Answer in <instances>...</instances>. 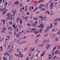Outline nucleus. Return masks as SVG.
<instances>
[{"label":"nucleus","mask_w":60,"mask_h":60,"mask_svg":"<svg viewBox=\"0 0 60 60\" xmlns=\"http://www.w3.org/2000/svg\"><path fill=\"white\" fill-rule=\"evenodd\" d=\"M53 37L54 38H55L56 37V34H54L53 35Z\"/></svg>","instance_id":"obj_40"},{"label":"nucleus","mask_w":60,"mask_h":60,"mask_svg":"<svg viewBox=\"0 0 60 60\" xmlns=\"http://www.w3.org/2000/svg\"><path fill=\"white\" fill-rule=\"evenodd\" d=\"M33 33L35 34H37L38 33V32L35 31H33Z\"/></svg>","instance_id":"obj_18"},{"label":"nucleus","mask_w":60,"mask_h":60,"mask_svg":"<svg viewBox=\"0 0 60 60\" xmlns=\"http://www.w3.org/2000/svg\"><path fill=\"white\" fill-rule=\"evenodd\" d=\"M33 19L35 20H36L37 19H38V18L37 17L35 18L34 17H33Z\"/></svg>","instance_id":"obj_16"},{"label":"nucleus","mask_w":60,"mask_h":60,"mask_svg":"<svg viewBox=\"0 0 60 60\" xmlns=\"http://www.w3.org/2000/svg\"><path fill=\"white\" fill-rule=\"evenodd\" d=\"M10 49V45H8L7 48V49Z\"/></svg>","instance_id":"obj_52"},{"label":"nucleus","mask_w":60,"mask_h":60,"mask_svg":"<svg viewBox=\"0 0 60 60\" xmlns=\"http://www.w3.org/2000/svg\"><path fill=\"white\" fill-rule=\"evenodd\" d=\"M6 20H4V19H3L2 20V21L3 22V25H5V21Z\"/></svg>","instance_id":"obj_9"},{"label":"nucleus","mask_w":60,"mask_h":60,"mask_svg":"<svg viewBox=\"0 0 60 60\" xmlns=\"http://www.w3.org/2000/svg\"><path fill=\"white\" fill-rule=\"evenodd\" d=\"M46 41H46V40H44L43 41V43H45V42H46Z\"/></svg>","instance_id":"obj_38"},{"label":"nucleus","mask_w":60,"mask_h":60,"mask_svg":"<svg viewBox=\"0 0 60 60\" xmlns=\"http://www.w3.org/2000/svg\"><path fill=\"white\" fill-rule=\"evenodd\" d=\"M6 27H5L3 29V30H4V31H5V30H6Z\"/></svg>","instance_id":"obj_47"},{"label":"nucleus","mask_w":60,"mask_h":60,"mask_svg":"<svg viewBox=\"0 0 60 60\" xmlns=\"http://www.w3.org/2000/svg\"><path fill=\"white\" fill-rule=\"evenodd\" d=\"M27 33H29L30 32V31L29 30H28L27 31Z\"/></svg>","instance_id":"obj_48"},{"label":"nucleus","mask_w":60,"mask_h":60,"mask_svg":"<svg viewBox=\"0 0 60 60\" xmlns=\"http://www.w3.org/2000/svg\"><path fill=\"white\" fill-rule=\"evenodd\" d=\"M57 24V22H54V25H56Z\"/></svg>","instance_id":"obj_37"},{"label":"nucleus","mask_w":60,"mask_h":60,"mask_svg":"<svg viewBox=\"0 0 60 60\" xmlns=\"http://www.w3.org/2000/svg\"><path fill=\"white\" fill-rule=\"evenodd\" d=\"M58 38H57V37H56V41H58Z\"/></svg>","instance_id":"obj_58"},{"label":"nucleus","mask_w":60,"mask_h":60,"mask_svg":"<svg viewBox=\"0 0 60 60\" xmlns=\"http://www.w3.org/2000/svg\"><path fill=\"white\" fill-rule=\"evenodd\" d=\"M45 10V8H43L41 9V11H44V10Z\"/></svg>","instance_id":"obj_36"},{"label":"nucleus","mask_w":60,"mask_h":60,"mask_svg":"<svg viewBox=\"0 0 60 60\" xmlns=\"http://www.w3.org/2000/svg\"><path fill=\"white\" fill-rule=\"evenodd\" d=\"M8 40H9V39H6L5 40V41H8Z\"/></svg>","instance_id":"obj_63"},{"label":"nucleus","mask_w":60,"mask_h":60,"mask_svg":"<svg viewBox=\"0 0 60 60\" xmlns=\"http://www.w3.org/2000/svg\"><path fill=\"white\" fill-rule=\"evenodd\" d=\"M10 17H8V18H7L6 20L7 21H8L9 19H10Z\"/></svg>","instance_id":"obj_25"},{"label":"nucleus","mask_w":60,"mask_h":60,"mask_svg":"<svg viewBox=\"0 0 60 60\" xmlns=\"http://www.w3.org/2000/svg\"><path fill=\"white\" fill-rule=\"evenodd\" d=\"M15 4L17 5H19V2L17 1H16L15 2Z\"/></svg>","instance_id":"obj_14"},{"label":"nucleus","mask_w":60,"mask_h":60,"mask_svg":"<svg viewBox=\"0 0 60 60\" xmlns=\"http://www.w3.org/2000/svg\"><path fill=\"white\" fill-rule=\"evenodd\" d=\"M57 34H60V30L59 31H58L57 32Z\"/></svg>","instance_id":"obj_22"},{"label":"nucleus","mask_w":60,"mask_h":60,"mask_svg":"<svg viewBox=\"0 0 60 60\" xmlns=\"http://www.w3.org/2000/svg\"><path fill=\"white\" fill-rule=\"evenodd\" d=\"M7 52H6L5 53V54H4V56H6L7 55Z\"/></svg>","instance_id":"obj_50"},{"label":"nucleus","mask_w":60,"mask_h":60,"mask_svg":"<svg viewBox=\"0 0 60 60\" xmlns=\"http://www.w3.org/2000/svg\"><path fill=\"white\" fill-rule=\"evenodd\" d=\"M27 26H31V24L30 23H27Z\"/></svg>","instance_id":"obj_32"},{"label":"nucleus","mask_w":60,"mask_h":60,"mask_svg":"<svg viewBox=\"0 0 60 60\" xmlns=\"http://www.w3.org/2000/svg\"><path fill=\"white\" fill-rule=\"evenodd\" d=\"M9 24H10V25H12V22H9Z\"/></svg>","instance_id":"obj_51"},{"label":"nucleus","mask_w":60,"mask_h":60,"mask_svg":"<svg viewBox=\"0 0 60 60\" xmlns=\"http://www.w3.org/2000/svg\"><path fill=\"white\" fill-rule=\"evenodd\" d=\"M38 47H41V45H39L38 46Z\"/></svg>","instance_id":"obj_64"},{"label":"nucleus","mask_w":60,"mask_h":60,"mask_svg":"<svg viewBox=\"0 0 60 60\" xmlns=\"http://www.w3.org/2000/svg\"><path fill=\"white\" fill-rule=\"evenodd\" d=\"M53 4V3L52 2L50 4V6H52Z\"/></svg>","instance_id":"obj_39"},{"label":"nucleus","mask_w":60,"mask_h":60,"mask_svg":"<svg viewBox=\"0 0 60 60\" xmlns=\"http://www.w3.org/2000/svg\"><path fill=\"white\" fill-rule=\"evenodd\" d=\"M46 41L47 42H49L50 41V40L49 39H48L47 40H46Z\"/></svg>","instance_id":"obj_31"},{"label":"nucleus","mask_w":60,"mask_h":60,"mask_svg":"<svg viewBox=\"0 0 60 60\" xmlns=\"http://www.w3.org/2000/svg\"><path fill=\"white\" fill-rule=\"evenodd\" d=\"M40 5L41 7H44L45 6V5H44L43 4H40Z\"/></svg>","instance_id":"obj_17"},{"label":"nucleus","mask_w":60,"mask_h":60,"mask_svg":"<svg viewBox=\"0 0 60 60\" xmlns=\"http://www.w3.org/2000/svg\"><path fill=\"white\" fill-rule=\"evenodd\" d=\"M39 9H41V7L40 5L39 7Z\"/></svg>","instance_id":"obj_60"},{"label":"nucleus","mask_w":60,"mask_h":60,"mask_svg":"<svg viewBox=\"0 0 60 60\" xmlns=\"http://www.w3.org/2000/svg\"><path fill=\"white\" fill-rule=\"evenodd\" d=\"M38 55H39V54L38 53H37L36 55V57H38Z\"/></svg>","instance_id":"obj_35"},{"label":"nucleus","mask_w":60,"mask_h":60,"mask_svg":"<svg viewBox=\"0 0 60 60\" xmlns=\"http://www.w3.org/2000/svg\"><path fill=\"white\" fill-rule=\"evenodd\" d=\"M58 4V3H57V2H56L54 3V5H56L57 4Z\"/></svg>","instance_id":"obj_29"},{"label":"nucleus","mask_w":60,"mask_h":60,"mask_svg":"<svg viewBox=\"0 0 60 60\" xmlns=\"http://www.w3.org/2000/svg\"><path fill=\"white\" fill-rule=\"evenodd\" d=\"M26 21H25L26 22L27 21V17H26Z\"/></svg>","instance_id":"obj_59"},{"label":"nucleus","mask_w":60,"mask_h":60,"mask_svg":"<svg viewBox=\"0 0 60 60\" xmlns=\"http://www.w3.org/2000/svg\"><path fill=\"white\" fill-rule=\"evenodd\" d=\"M38 22L37 21H36L35 22V24L34 23H33L32 24V25L33 26H34V27H35V26H36V24H37L38 23Z\"/></svg>","instance_id":"obj_3"},{"label":"nucleus","mask_w":60,"mask_h":60,"mask_svg":"<svg viewBox=\"0 0 60 60\" xmlns=\"http://www.w3.org/2000/svg\"><path fill=\"white\" fill-rule=\"evenodd\" d=\"M16 12H17V11L16 10H15L12 12V13L13 14H15V13H16Z\"/></svg>","instance_id":"obj_21"},{"label":"nucleus","mask_w":60,"mask_h":60,"mask_svg":"<svg viewBox=\"0 0 60 60\" xmlns=\"http://www.w3.org/2000/svg\"><path fill=\"white\" fill-rule=\"evenodd\" d=\"M24 8H25L24 7H22V8H21L20 9V12H21L22 11H23Z\"/></svg>","instance_id":"obj_5"},{"label":"nucleus","mask_w":60,"mask_h":60,"mask_svg":"<svg viewBox=\"0 0 60 60\" xmlns=\"http://www.w3.org/2000/svg\"><path fill=\"white\" fill-rule=\"evenodd\" d=\"M19 48L17 49V52H19Z\"/></svg>","instance_id":"obj_43"},{"label":"nucleus","mask_w":60,"mask_h":60,"mask_svg":"<svg viewBox=\"0 0 60 60\" xmlns=\"http://www.w3.org/2000/svg\"><path fill=\"white\" fill-rule=\"evenodd\" d=\"M49 11H46L45 12H46V13H48V14H49Z\"/></svg>","instance_id":"obj_30"},{"label":"nucleus","mask_w":60,"mask_h":60,"mask_svg":"<svg viewBox=\"0 0 60 60\" xmlns=\"http://www.w3.org/2000/svg\"><path fill=\"white\" fill-rule=\"evenodd\" d=\"M43 1V0H41L39 1V2L40 3V2H42Z\"/></svg>","instance_id":"obj_46"},{"label":"nucleus","mask_w":60,"mask_h":60,"mask_svg":"<svg viewBox=\"0 0 60 60\" xmlns=\"http://www.w3.org/2000/svg\"><path fill=\"white\" fill-rule=\"evenodd\" d=\"M16 37H19V35L18 34H16Z\"/></svg>","instance_id":"obj_42"},{"label":"nucleus","mask_w":60,"mask_h":60,"mask_svg":"<svg viewBox=\"0 0 60 60\" xmlns=\"http://www.w3.org/2000/svg\"><path fill=\"white\" fill-rule=\"evenodd\" d=\"M8 30H12V28L11 27H8Z\"/></svg>","instance_id":"obj_6"},{"label":"nucleus","mask_w":60,"mask_h":60,"mask_svg":"<svg viewBox=\"0 0 60 60\" xmlns=\"http://www.w3.org/2000/svg\"><path fill=\"white\" fill-rule=\"evenodd\" d=\"M33 5L34 6H36V5H37V4H36V3H33Z\"/></svg>","instance_id":"obj_34"},{"label":"nucleus","mask_w":60,"mask_h":60,"mask_svg":"<svg viewBox=\"0 0 60 60\" xmlns=\"http://www.w3.org/2000/svg\"><path fill=\"white\" fill-rule=\"evenodd\" d=\"M50 8L52 10V8H53V6H50Z\"/></svg>","instance_id":"obj_53"},{"label":"nucleus","mask_w":60,"mask_h":60,"mask_svg":"<svg viewBox=\"0 0 60 60\" xmlns=\"http://www.w3.org/2000/svg\"><path fill=\"white\" fill-rule=\"evenodd\" d=\"M43 1V0H41L39 1V2L40 3V2H42Z\"/></svg>","instance_id":"obj_45"},{"label":"nucleus","mask_w":60,"mask_h":60,"mask_svg":"<svg viewBox=\"0 0 60 60\" xmlns=\"http://www.w3.org/2000/svg\"><path fill=\"white\" fill-rule=\"evenodd\" d=\"M27 47H25L24 49H23V50L24 51H26V50H27Z\"/></svg>","instance_id":"obj_23"},{"label":"nucleus","mask_w":60,"mask_h":60,"mask_svg":"<svg viewBox=\"0 0 60 60\" xmlns=\"http://www.w3.org/2000/svg\"><path fill=\"white\" fill-rule=\"evenodd\" d=\"M7 4H8V3H7V2H5V6H6V5H7Z\"/></svg>","instance_id":"obj_41"},{"label":"nucleus","mask_w":60,"mask_h":60,"mask_svg":"<svg viewBox=\"0 0 60 60\" xmlns=\"http://www.w3.org/2000/svg\"><path fill=\"white\" fill-rule=\"evenodd\" d=\"M31 56V53H30L29 54V55H28V56H29V57H30Z\"/></svg>","instance_id":"obj_57"},{"label":"nucleus","mask_w":60,"mask_h":60,"mask_svg":"<svg viewBox=\"0 0 60 60\" xmlns=\"http://www.w3.org/2000/svg\"><path fill=\"white\" fill-rule=\"evenodd\" d=\"M56 56H55L54 57H53V59H54H54H55V58H56Z\"/></svg>","instance_id":"obj_62"},{"label":"nucleus","mask_w":60,"mask_h":60,"mask_svg":"<svg viewBox=\"0 0 60 60\" xmlns=\"http://www.w3.org/2000/svg\"><path fill=\"white\" fill-rule=\"evenodd\" d=\"M35 30V29L33 28L32 29H31L30 30V31L31 32V33H32L33 31H34Z\"/></svg>","instance_id":"obj_8"},{"label":"nucleus","mask_w":60,"mask_h":60,"mask_svg":"<svg viewBox=\"0 0 60 60\" xmlns=\"http://www.w3.org/2000/svg\"><path fill=\"white\" fill-rule=\"evenodd\" d=\"M51 54L52 57H53V56H54V52H52Z\"/></svg>","instance_id":"obj_27"},{"label":"nucleus","mask_w":60,"mask_h":60,"mask_svg":"<svg viewBox=\"0 0 60 60\" xmlns=\"http://www.w3.org/2000/svg\"><path fill=\"white\" fill-rule=\"evenodd\" d=\"M45 8L46 9H48V5H46L45 6Z\"/></svg>","instance_id":"obj_55"},{"label":"nucleus","mask_w":60,"mask_h":60,"mask_svg":"<svg viewBox=\"0 0 60 60\" xmlns=\"http://www.w3.org/2000/svg\"><path fill=\"white\" fill-rule=\"evenodd\" d=\"M20 24H22L23 22H22V19H21L20 20Z\"/></svg>","instance_id":"obj_20"},{"label":"nucleus","mask_w":60,"mask_h":60,"mask_svg":"<svg viewBox=\"0 0 60 60\" xmlns=\"http://www.w3.org/2000/svg\"><path fill=\"white\" fill-rule=\"evenodd\" d=\"M45 51H44L43 52V54H44V55H45Z\"/></svg>","instance_id":"obj_61"},{"label":"nucleus","mask_w":60,"mask_h":60,"mask_svg":"<svg viewBox=\"0 0 60 60\" xmlns=\"http://www.w3.org/2000/svg\"><path fill=\"white\" fill-rule=\"evenodd\" d=\"M58 51L56 50L54 52V53L55 55H57L58 54Z\"/></svg>","instance_id":"obj_11"},{"label":"nucleus","mask_w":60,"mask_h":60,"mask_svg":"<svg viewBox=\"0 0 60 60\" xmlns=\"http://www.w3.org/2000/svg\"><path fill=\"white\" fill-rule=\"evenodd\" d=\"M10 14L11 13H8L7 14L6 16H8V17H10Z\"/></svg>","instance_id":"obj_13"},{"label":"nucleus","mask_w":60,"mask_h":60,"mask_svg":"<svg viewBox=\"0 0 60 60\" xmlns=\"http://www.w3.org/2000/svg\"><path fill=\"white\" fill-rule=\"evenodd\" d=\"M10 17H8V18H7L6 20L7 21H8L9 19H10Z\"/></svg>","instance_id":"obj_26"},{"label":"nucleus","mask_w":60,"mask_h":60,"mask_svg":"<svg viewBox=\"0 0 60 60\" xmlns=\"http://www.w3.org/2000/svg\"><path fill=\"white\" fill-rule=\"evenodd\" d=\"M49 45H47V47L46 48V49H47V50H48L49 49L48 48H49Z\"/></svg>","instance_id":"obj_24"},{"label":"nucleus","mask_w":60,"mask_h":60,"mask_svg":"<svg viewBox=\"0 0 60 60\" xmlns=\"http://www.w3.org/2000/svg\"><path fill=\"white\" fill-rule=\"evenodd\" d=\"M20 18H19V17H18L17 18V20L18 21H19V20H20Z\"/></svg>","instance_id":"obj_33"},{"label":"nucleus","mask_w":60,"mask_h":60,"mask_svg":"<svg viewBox=\"0 0 60 60\" xmlns=\"http://www.w3.org/2000/svg\"><path fill=\"white\" fill-rule=\"evenodd\" d=\"M24 55L22 54H19V56H18V57L19 58V57H21V58H23V56Z\"/></svg>","instance_id":"obj_4"},{"label":"nucleus","mask_w":60,"mask_h":60,"mask_svg":"<svg viewBox=\"0 0 60 60\" xmlns=\"http://www.w3.org/2000/svg\"><path fill=\"white\" fill-rule=\"evenodd\" d=\"M11 2H9L8 3V5H11Z\"/></svg>","instance_id":"obj_56"},{"label":"nucleus","mask_w":60,"mask_h":60,"mask_svg":"<svg viewBox=\"0 0 60 60\" xmlns=\"http://www.w3.org/2000/svg\"><path fill=\"white\" fill-rule=\"evenodd\" d=\"M56 47H55L54 48H53V49L52 50L53 52H54V50L56 49Z\"/></svg>","instance_id":"obj_19"},{"label":"nucleus","mask_w":60,"mask_h":60,"mask_svg":"<svg viewBox=\"0 0 60 60\" xmlns=\"http://www.w3.org/2000/svg\"><path fill=\"white\" fill-rule=\"evenodd\" d=\"M50 28H53V26H52V23H51V25H50Z\"/></svg>","instance_id":"obj_10"},{"label":"nucleus","mask_w":60,"mask_h":60,"mask_svg":"<svg viewBox=\"0 0 60 60\" xmlns=\"http://www.w3.org/2000/svg\"><path fill=\"white\" fill-rule=\"evenodd\" d=\"M3 10H4V11H3V12L2 13V14L4 15V14H5L6 13V12L8 11V10H7V9H6V7H5L3 9H2V11H3Z\"/></svg>","instance_id":"obj_1"},{"label":"nucleus","mask_w":60,"mask_h":60,"mask_svg":"<svg viewBox=\"0 0 60 60\" xmlns=\"http://www.w3.org/2000/svg\"><path fill=\"white\" fill-rule=\"evenodd\" d=\"M12 26L15 29H16V28H17V26H15L14 25H12Z\"/></svg>","instance_id":"obj_15"},{"label":"nucleus","mask_w":60,"mask_h":60,"mask_svg":"<svg viewBox=\"0 0 60 60\" xmlns=\"http://www.w3.org/2000/svg\"><path fill=\"white\" fill-rule=\"evenodd\" d=\"M15 56H19V54H17H17H15Z\"/></svg>","instance_id":"obj_54"},{"label":"nucleus","mask_w":60,"mask_h":60,"mask_svg":"<svg viewBox=\"0 0 60 60\" xmlns=\"http://www.w3.org/2000/svg\"><path fill=\"white\" fill-rule=\"evenodd\" d=\"M50 28V27H49V26H48L47 27H46V30L47 31H48L49 29Z\"/></svg>","instance_id":"obj_7"},{"label":"nucleus","mask_w":60,"mask_h":60,"mask_svg":"<svg viewBox=\"0 0 60 60\" xmlns=\"http://www.w3.org/2000/svg\"><path fill=\"white\" fill-rule=\"evenodd\" d=\"M29 52L30 53H31L32 52V47H31L30 48V49L29 50Z\"/></svg>","instance_id":"obj_12"},{"label":"nucleus","mask_w":60,"mask_h":60,"mask_svg":"<svg viewBox=\"0 0 60 60\" xmlns=\"http://www.w3.org/2000/svg\"><path fill=\"white\" fill-rule=\"evenodd\" d=\"M9 52H10V53H11V52H12V50H9Z\"/></svg>","instance_id":"obj_44"},{"label":"nucleus","mask_w":60,"mask_h":60,"mask_svg":"<svg viewBox=\"0 0 60 60\" xmlns=\"http://www.w3.org/2000/svg\"><path fill=\"white\" fill-rule=\"evenodd\" d=\"M36 13L37 14H39V13H40V12L39 11H37L36 12Z\"/></svg>","instance_id":"obj_49"},{"label":"nucleus","mask_w":60,"mask_h":60,"mask_svg":"<svg viewBox=\"0 0 60 60\" xmlns=\"http://www.w3.org/2000/svg\"><path fill=\"white\" fill-rule=\"evenodd\" d=\"M42 30L41 29H40V30L39 31V32H40V33H42Z\"/></svg>","instance_id":"obj_28"},{"label":"nucleus","mask_w":60,"mask_h":60,"mask_svg":"<svg viewBox=\"0 0 60 60\" xmlns=\"http://www.w3.org/2000/svg\"><path fill=\"white\" fill-rule=\"evenodd\" d=\"M38 26L39 27H40V28H42L44 27V26L43 25V24L42 23L41 24Z\"/></svg>","instance_id":"obj_2"}]
</instances>
